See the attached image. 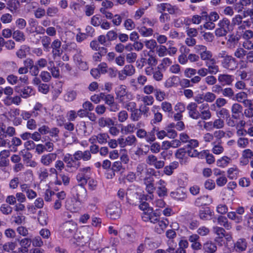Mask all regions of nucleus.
<instances>
[{"mask_svg": "<svg viewBox=\"0 0 253 253\" xmlns=\"http://www.w3.org/2000/svg\"><path fill=\"white\" fill-rule=\"evenodd\" d=\"M248 45L244 42L243 47H238L234 52V56L237 59L241 60V62L253 63V42H248Z\"/></svg>", "mask_w": 253, "mask_h": 253, "instance_id": "f257e3e1", "label": "nucleus"}, {"mask_svg": "<svg viewBox=\"0 0 253 253\" xmlns=\"http://www.w3.org/2000/svg\"><path fill=\"white\" fill-rule=\"evenodd\" d=\"M218 59H220L221 67L227 70L234 71L238 67V62L235 57H233L225 50H221L217 55Z\"/></svg>", "mask_w": 253, "mask_h": 253, "instance_id": "f03ea898", "label": "nucleus"}, {"mask_svg": "<svg viewBox=\"0 0 253 253\" xmlns=\"http://www.w3.org/2000/svg\"><path fill=\"white\" fill-rule=\"evenodd\" d=\"M91 174L89 167L80 168L76 176L79 185L83 187L86 184Z\"/></svg>", "mask_w": 253, "mask_h": 253, "instance_id": "7ed1b4c3", "label": "nucleus"}, {"mask_svg": "<svg viewBox=\"0 0 253 253\" xmlns=\"http://www.w3.org/2000/svg\"><path fill=\"white\" fill-rule=\"evenodd\" d=\"M218 26L215 31V34L217 37L226 36L231 29L230 21L225 17L219 21Z\"/></svg>", "mask_w": 253, "mask_h": 253, "instance_id": "20e7f679", "label": "nucleus"}, {"mask_svg": "<svg viewBox=\"0 0 253 253\" xmlns=\"http://www.w3.org/2000/svg\"><path fill=\"white\" fill-rule=\"evenodd\" d=\"M77 228V224L75 222L68 221L62 224L60 230L63 236L69 238L73 236Z\"/></svg>", "mask_w": 253, "mask_h": 253, "instance_id": "39448f33", "label": "nucleus"}, {"mask_svg": "<svg viewBox=\"0 0 253 253\" xmlns=\"http://www.w3.org/2000/svg\"><path fill=\"white\" fill-rule=\"evenodd\" d=\"M145 172H146L148 175L156 176V171L154 169L152 168L147 169L146 165L144 163L138 164L136 167L135 173L139 180H142Z\"/></svg>", "mask_w": 253, "mask_h": 253, "instance_id": "423d86ee", "label": "nucleus"}, {"mask_svg": "<svg viewBox=\"0 0 253 253\" xmlns=\"http://www.w3.org/2000/svg\"><path fill=\"white\" fill-rule=\"evenodd\" d=\"M106 212L110 218L115 219L119 217L121 213L120 204L117 203L110 204L106 210Z\"/></svg>", "mask_w": 253, "mask_h": 253, "instance_id": "0eeeda50", "label": "nucleus"}, {"mask_svg": "<svg viewBox=\"0 0 253 253\" xmlns=\"http://www.w3.org/2000/svg\"><path fill=\"white\" fill-rule=\"evenodd\" d=\"M146 163L149 166H153L156 169H162L165 164L164 161L158 160L157 157L153 154L147 156Z\"/></svg>", "mask_w": 253, "mask_h": 253, "instance_id": "6e6552de", "label": "nucleus"}, {"mask_svg": "<svg viewBox=\"0 0 253 253\" xmlns=\"http://www.w3.org/2000/svg\"><path fill=\"white\" fill-rule=\"evenodd\" d=\"M62 161L66 164V167L69 169L75 168L77 169L81 165L80 162H77V160H75V156L69 153L64 156Z\"/></svg>", "mask_w": 253, "mask_h": 253, "instance_id": "1a4fd4ad", "label": "nucleus"}, {"mask_svg": "<svg viewBox=\"0 0 253 253\" xmlns=\"http://www.w3.org/2000/svg\"><path fill=\"white\" fill-rule=\"evenodd\" d=\"M62 161L66 164V167L69 169L75 168L77 169L81 165L80 162H77V160H75V156L69 153L64 156Z\"/></svg>", "mask_w": 253, "mask_h": 253, "instance_id": "9d476101", "label": "nucleus"}, {"mask_svg": "<svg viewBox=\"0 0 253 253\" xmlns=\"http://www.w3.org/2000/svg\"><path fill=\"white\" fill-rule=\"evenodd\" d=\"M62 161L66 164V167L69 169L75 168L77 169L81 165L80 162H77V160H75V156L69 153L64 156Z\"/></svg>", "mask_w": 253, "mask_h": 253, "instance_id": "9b49d317", "label": "nucleus"}, {"mask_svg": "<svg viewBox=\"0 0 253 253\" xmlns=\"http://www.w3.org/2000/svg\"><path fill=\"white\" fill-rule=\"evenodd\" d=\"M116 98L119 101L122 103L125 104L126 102V99L128 98V93L126 91V87L124 85H121L116 89Z\"/></svg>", "mask_w": 253, "mask_h": 253, "instance_id": "f8f14e48", "label": "nucleus"}, {"mask_svg": "<svg viewBox=\"0 0 253 253\" xmlns=\"http://www.w3.org/2000/svg\"><path fill=\"white\" fill-rule=\"evenodd\" d=\"M61 41L58 39H55L51 42V52L54 59L56 57H60L62 54L63 51L61 47Z\"/></svg>", "mask_w": 253, "mask_h": 253, "instance_id": "ddd939ff", "label": "nucleus"}, {"mask_svg": "<svg viewBox=\"0 0 253 253\" xmlns=\"http://www.w3.org/2000/svg\"><path fill=\"white\" fill-rule=\"evenodd\" d=\"M57 157V155L55 153H49L43 154L41 157L40 162L42 165L48 167L56 160Z\"/></svg>", "mask_w": 253, "mask_h": 253, "instance_id": "4468645a", "label": "nucleus"}, {"mask_svg": "<svg viewBox=\"0 0 253 253\" xmlns=\"http://www.w3.org/2000/svg\"><path fill=\"white\" fill-rule=\"evenodd\" d=\"M156 193L159 197H164L167 196L168 190L166 187V182L161 179L157 182Z\"/></svg>", "mask_w": 253, "mask_h": 253, "instance_id": "2eb2a0df", "label": "nucleus"}, {"mask_svg": "<svg viewBox=\"0 0 253 253\" xmlns=\"http://www.w3.org/2000/svg\"><path fill=\"white\" fill-rule=\"evenodd\" d=\"M73 156H75V160H77V162L81 160L83 161H88L91 158V154L88 150H78L73 154Z\"/></svg>", "mask_w": 253, "mask_h": 253, "instance_id": "dca6fc26", "label": "nucleus"}, {"mask_svg": "<svg viewBox=\"0 0 253 253\" xmlns=\"http://www.w3.org/2000/svg\"><path fill=\"white\" fill-rule=\"evenodd\" d=\"M126 196L128 203L131 205H135L139 200V195L135 190L128 189L126 192Z\"/></svg>", "mask_w": 253, "mask_h": 253, "instance_id": "f3484780", "label": "nucleus"}, {"mask_svg": "<svg viewBox=\"0 0 253 253\" xmlns=\"http://www.w3.org/2000/svg\"><path fill=\"white\" fill-rule=\"evenodd\" d=\"M197 104L194 102H191L187 106V109L188 111L189 116L195 120H197L200 117V114L197 110Z\"/></svg>", "mask_w": 253, "mask_h": 253, "instance_id": "a211bd4d", "label": "nucleus"}, {"mask_svg": "<svg viewBox=\"0 0 253 253\" xmlns=\"http://www.w3.org/2000/svg\"><path fill=\"white\" fill-rule=\"evenodd\" d=\"M206 66L210 75H215L219 72V67L216 65L214 58L206 62Z\"/></svg>", "mask_w": 253, "mask_h": 253, "instance_id": "6ab92c4d", "label": "nucleus"}, {"mask_svg": "<svg viewBox=\"0 0 253 253\" xmlns=\"http://www.w3.org/2000/svg\"><path fill=\"white\" fill-rule=\"evenodd\" d=\"M217 80L219 83L222 85H230L232 84L234 81V77L231 75L222 74L218 76Z\"/></svg>", "mask_w": 253, "mask_h": 253, "instance_id": "aec40b11", "label": "nucleus"}, {"mask_svg": "<svg viewBox=\"0 0 253 253\" xmlns=\"http://www.w3.org/2000/svg\"><path fill=\"white\" fill-rule=\"evenodd\" d=\"M200 237L197 234H193L189 237L188 240L191 243V247L194 250H199L202 245L199 242Z\"/></svg>", "mask_w": 253, "mask_h": 253, "instance_id": "412c9836", "label": "nucleus"}, {"mask_svg": "<svg viewBox=\"0 0 253 253\" xmlns=\"http://www.w3.org/2000/svg\"><path fill=\"white\" fill-rule=\"evenodd\" d=\"M240 38L233 34L229 35L227 38L226 46L229 49L234 48L238 44Z\"/></svg>", "mask_w": 253, "mask_h": 253, "instance_id": "4be33fe9", "label": "nucleus"}, {"mask_svg": "<svg viewBox=\"0 0 253 253\" xmlns=\"http://www.w3.org/2000/svg\"><path fill=\"white\" fill-rule=\"evenodd\" d=\"M142 218L145 221H150L153 223H157L159 220L157 214L152 211L150 212H144Z\"/></svg>", "mask_w": 253, "mask_h": 253, "instance_id": "5701e85b", "label": "nucleus"}, {"mask_svg": "<svg viewBox=\"0 0 253 253\" xmlns=\"http://www.w3.org/2000/svg\"><path fill=\"white\" fill-rule=\"evenodd\" d=\"M212 202V198L209 197L208 195H203L196 199L195 201V205L196 206L200 207L203 205H209Z\"/></svg>", "mask_w": 253, "mask_h": 253, "instance_id": "b1692460", "label": "nucleus"}, {"mask_svg": "<svg viewBox=\"0 0 253 253\" xmlns=\"http://www.w3.org/2000/svg\"><path fill=\"white\" fill-rule=\"evenodd\" d=\"M159 106L156 105H154L152 108L151 111L154 115L153 119L152 120L153 124L160 123L162 120L163 115L161 113L159 112Z\"/></svg>", "mask_w": 253, "mask_h": 253, "instance_id": "393cba45", "label": "nucleus"}, {"mask_svg": "<svg viewBox=\"0 0 253 253\" xmlns=\"http://www.w3.org/2000/svg\"><path fill=\"white\" fill-rule=\"evenodd\" d=\"M202 247L205 253H214L217 250L216 245L211 241H208L204 243Z\"/></svg>", "mask_w": 253, "mask_h": 253, "instance_id": "a878e982", "label": "nucleus"}, {"mask_svg": "<svg viewBox=\"0 0 253 253\" xmlns=\"http://www.w3.org/2000/svg\"><path fill=\"white\" fill-rule=\"evenodd\" d=\"M169 222L167 219L159 220L155 226V231L158 234H162L169 225Z\"/></svg>", "mask_w": 253, "mask_h": 253, "instance_id": "bb28decb", "label": "nucleus"}, {"mask_svg": "<svg viewBox=\"0 0 253 253\" xmlns=\"http://www.w3.org/2000/svg\"><path fill=\"white\" fill-rule=\"evenodd\" d=\"M98 124L101 127H109L114 125V122L110 118L102 117L98 119Z\"/></svg>", "mask_w": 253, "mask_h": 253, "instance_id": "cd10ccee", "label": "nucleus"}, {"mask_svg": "<svg viewBox=\"0 0 253 253\" xmlns=\"http://www.w3.org/2000/svg\"><path fill=\"white\" fill-rule=\"evenodd\" d=\"M170 196L173 199L177 200H184L186 198V194L182 189L179 188L175 191L171 192Z\"/></svg>", "mask_w": 253, "mask_h": 253, "instance_id": "c85d7f7f", "label": "nucleus"}, {"mask_svg": "<svg viewBox=\"0 0 253 253\" xmlns=\"http://www.w3.org/2000/svg\"><path fill=\"white\" fill-rule=\"evenodd\" d=\"M234 249L237 252H243L246 250L247 243L244 239H239L234 244Z\"/></svg>", "mask_w": 253, "mask_h": 253, "instance_id": "c756f323", "label": "nucleus"}, {"mask_svg": "<svg viewBox=\"0 0 253 253\" xmlns=\"http://www.w3.org/2000/svg\"><path fill=\"white\" fill-rule=\"evenodd\" d=\"M178 166V163L177 162H173L169 166L164 167V172L167 175H170L172 174L173 170L176 169Z\"/></svg>", "mask_w": 253, "mask_h": 253, "instance_id": "7c9ffc66", "label": "nucleus"}, {"mask_svg": "<svg viewBox=\"0 0 253 253\" xmlns=\"http://www.w3.org/2000/svg\"><path fill=\"white\" fill-rule=\"evenodd\" d=\"M35 91L29 86L24 87L21 90V96L24 98H27L35 94Z\"/></svg>", "mask_w": 253, "mask_h": 253, "instance_id": "2f4dec72", "label": "nucleus"}, {"mask_svg": "<svg viewBox=\"0 0 253 253\" xmlns=\"http://www.w3.org/2000/svg\"><path fill=\"white\" fill-rule=\"evenodd\" d=\"M217 221L218 224L223 226L227 230L231 228V225L228 222V219L225 216L219 215L217 218Z\"/></svg>", "mask_w": 253, "mask_h": 253, "instance_id": "473e14b6", "label": "nucleus"}, {"mask_svg": "<svg viewBox=\"0 0 253 253\" xmlns=\"http://www.w3.org/2000/svg\"><path fill=\"white\" fill-rule=\"evenodd\" d=\"M212 215V212L209 208H206L201 209L199 211V216L201 219L208 220V216H211Z\"/></svg>", "mask_w": 253, "mask_h": 253, "instance_id": "72a5a7b5", "label": "nucleus"}, {"mask_svg": "<svg viewBox=\"0 0 253 253\" xmlns=\"http://www.w3.org/2000/svg\"><path fill=\"white\" fill-rule=\"evenodd\" d=\"M80 233L82 234V238L83 239H85V240H87L92 235V230L90 227H85L82 229L80 231Z\"/></svg>", "mask_w": 253, "mask_h": 253, "instance_id": "f704fd0d", "label": "nucleus"}, {"mask_svg": "<svg viewBox=\"0 0 253 253\" xmlns=\"http://www.w3.org/2000/svg\"><path fill=\"white\" fill-rule=\"evenodd\" d=\"M244 18V14L241 15L240 14H236L232 19L231 26H238L239 27L243 23V19Z\"/></svg>", "mask_w": 253, "mask_h": 253, "instance_id": "c9c22d12", "label": "nucleus"}, {"mask_svg": "<svg viewBox=\"0 0 253 253\" xmlns=\"http://www.w3.org/2000/svg\"><path fill=\"white\" fill-rule=\"evenodd\" d=\"M12 37L17 42H22L25 40V36L24 33L18 30L13 32Z\"/></svg>", "mask_w": 253, "mask_h": 253, "instance_id": "e433bc0d", "label": "nucleus"}, {"mask_svg": "<svg viewBox=\"0 0 253 253\" xmlns=\"http://www.w3.org/2000/svg\"><path fill=\"white\" fill-rule=\"evenodd\" d=\"M199 55L201 60L206 61V62L213 59L212 52L210 50H208L207 49L200 53Z\"/></svg>", "mask_w": 253, "mask_h": 253, "instance_id": "4c0bfd02", "label": "nucleus"}, {"mask_svg": "<svg viewBox=\"0 0 253 253\" xmlns=\"http://www.w3.org/2000/svg\"><path fill=\"white\" fill-rule=\"evenodd\" d=\"M48 217L44 212L39 211L38 213V221L41 225L45 226L47 224Z\"/></svg>", "mask_w": 253, "mask_h": 253, "instance_id": "58836bf2", "label": "nucleus"}, {"mask_svg": "<svg viewBox=\"0 0 253 253\" xmlns=\"http://www.w3.org/2000/svg\"><path fill=\"white\" fill-rule=\"evenodd\" d=\"M19 4V3L17 0H9L6 3L7 8L11 12L15 11Z\"/></svg>", "mask_w": 253, "mask_h": 253, "instance_id": "ea45409f", "label": "nucleus"}, {"mask_svg": "<svg viewBox=\"0 0 253 253\" xmlns=\"http://www.w3.org/2000/svg\"><path fill=\"white\" fill-rule=\"evenodd\" d=\"M45 31L46 34L50 37H54L56 35V30L53 27H48L46 30L42 27V31H36L38 34H43Z\"/></svg>", "mask_w": 253, "mask_h": 253, "instance_id": "a19ab883", "label": "nucleus"}, {"mask_svg": "<svg viewBox=\"0 0 253 253\" xmlns=\"http://www.w3.org/2000/svg\"><path fill=\"white\" fill-rule=\"evenodd\" d=\"M39 178L41 181H45L49 176L47 169L45 168H41L38 171Z\"/></svg>", "mask_w": 253, "mask_h": 253, "instance_id": "79ce46f5", "label": "nucleus"}, {"mask_svg": "<svg viewBox=\"0 0 253 253\" xmlns=\"http://www.w3.org/2000/svg\"><path fill=\"white\" fill-rule=\"evenodd\" d=\"M77 96V92L74 90L68 91L64 96V100L67 102H71L74 100Z\"/></svg>", "mask_w": 253, "mask_h": 253, "instance_id": "37998d69", "label": "nucleus"}, {"mask_svg": "<svg viewBox=\"0 0 253 253\" xmlns=\"http://www.w3.org/2000/svg\"><path fill=\"white\" fill-rule=\"evenodd\" d=\"M130 118L134 122L138 121L141 117V109H136L134 110L131 112Z\"/></svg>", "mask_w": 253, "mask_h": 253, "instance_id": "c03bdc74", "label": "nucleus"}, {"mask_svg": "<svg viewBox=\"0 0 253 253\" xmlns=\"http://www.w3.org/2000/svg\"><path fill=\"white\" fill-rule=\"evenodd\" d=\"M0 211L5 215H9L12 212L13 208L7 204H3L0 207Z\"/></svg>", "mask_w": 253, "mask_h": 253, "instance_id": "a18cd8bd", "label": "nucleus"}, {"mask_svg": "<svg viewBox=\"0 0 253 253\" xmlns=\"http://www.w3.org/2000/svg\"><path fill=\"white\" fill-rule=\"evenodd\" d=\"M122 72L126 76H130L134 74L135 68L132 65H126L125 66Z\"/></svg>", "mask_w": 253, "mask_h": 253, "instance_id": "49530a36", "label": "nucleus"}, {"mask_svg": "<svg viewBox=\"0 0 253 253\" xmlns=\"http://www.w3.org/2000/svg\"><path fill=\"white\" fill-rule=\"evenodd\" d=\"M221 93L223 96L230 99L233 98L235 95L234 91L231 87L223 88Z\"/></svg>", "mask_w": 253, "mask_h": 253, "instance_id": "de8ad7c7", "label": "nucleus"}, {"mask_svg": "<svg viewBox=\"0 0 253 253\" xmlns=\"http://www.w3.org/2000/svg\"><path fill=\"white\" fill-rule=\"evenodd\" d=\"M139 32L143 37H149L152 35L153 30L151 28H147L146 26H143L139 29Z\"/></svg>", "mask_w": 253, "mask_h": 253, "instance_id": "09e8293b", "label": "nucleus"}, {"mask_svg": "<svg viewBox=\"0 0 253 253\" xmlns=\"http://www.w3.org/2000/svg\"><path fill=\"white\" fill-rule=\"evenodd\" d=\"M238 147L240 148H245L249 144L248 138L245 137H239L237 141Z\"/></svg>", "mask_w": 253, "mask_h": 253, "instance_id": "8fccbe9b", "label": "nucleus"}, {"mask_svg": "<svg viewBox=\"0 0 253 253\" xmlns=\"http://www.w3.org/2000/svg\"><path fill=\"white\" fill-rule=\"evenodd\" d=\"M243 110L242 106L237 103L233 104L231 107V114H242Z\"/></svg>", "mask_w": 253, "mask_h": 253, "instance_id": "3c124183", "label": "nucleus"}, {"mask_svg": "<svg viewBox=\"0 0 253 253\" xmlns=\"http://www.w3.org/2000/svg\"><path fill=\"white\" fill-rule=\"evenodd\" d=\"M154 93L156 99L158 101H162L165 99L166 96L165 92L160 89H155Z\"/></svg>", "mask_w": 253, "mask_h": 253, "instance_id": "603ef678", "label": "nucleus"}, {"mask_svg": "<svg viewBox=\"0 0 253 253\" xmlns=\"http://www.w3.org/2000/svg\"><path fill=\"white\" fill-rule=\"evenodd\" d=\"M109 136L107 133H100L97 135V142L100 144L106 143L107 142V139Z\"/></svg>", "mask_w": 253, "mask_h": 253, "instance_id": "864d4df0", "label": "nucleus"}, {"mask_svg": "<svg viewBox=\"0 0 253 253\" xmlns=\"http://www.w3.org/2000/svg\"><path fill=\"white\" fill-rule=\"evenodd\" d=\"M242 38L247 41L246 45H248V42H250V40L253 38V31L251 30H246L242 35Z\"/></svg>", "mask_w": 253, "mask_h": 253, "instance_id": "5fc2aeb1", "label": "nucleus"}, {"mask_svg": "<svg viewBox=\"0 0 253 253\" xmlns=\"http://www.w3.org/2000/svg\"><path fill=\"white\" fill-rule=\"evenodd\" d=\"M65 207L68 210L72 212H75L77 210V207L75 205V201L72 199H69L66 201Z\"/></svg>", "mask_w": 253, "mask_h": 253, "instance_id": "6e6d98bb", "label": "nucleus"}, {"mask_svg": "<svg viewBox=\"0 0 253 253\" xmlns=\"http://www.w3.org/2000/svg\"><path fill=\"white\" fill-rule=\"evenodd\" d=\"M51 39L47 36H43L41 40V42L43 48L48 50L50 48V44L51 43Z\"/></svg>", "mask_w": 253, "mask_h": 253, "instance_id": "4d7b16f0", "label": "nucleus"}, {"mask_svg": "<svg viewBox=\"0 0 253 253\" xmlns=\"http://www.w3.org/2000/svg\"><path fill=\"white\" fill-rule=\"evenodd\" d=\"M153 78L156 81H161L163 79V74L161 72L159 67L155 69L154 72L153 74Z\"/></svg>", "mask_w": 253, "mask_h": 253, "instance_id": "13d9d810", "label": "nucleus"}, {"mask_svg": "<svg viewBox=\"0 0 253 253\" xmlns=\"http://www.w3.org/2000/svg\"><path fill=\"white\" fill-rule=\"evenodd\" d=\"M213 231L218 236V238L219 239L223 238L225 236V231L224 228L222 227L214 226L213 227Z\"/></svg>", "mask_w": 253, "mask_h": 253, "instance_id": "bf43d9fd", "label": "nucleus"}, {"mask_svg": "<svg viewBox=\"0 0 253 253\" xmlns=\"http://www.w3.org/2000/svg\"><path fill=\"white\" fill-rule=\"evenodd\" d=\"M118 120L120 123H124L128 119V114L125 110H122L118 114Z\"/></svg>", "mask_w": 253, "mask_h": 253, "instance_id": "052dcab7", "label": "nucleus"}, {"mask_svg": "<svg viewBox=\"0 0 253 253\" xmlns=\"http://www.w3.org/2000/svg\"><path fill=\"white\" fill-rule=\"evenodd\" d=\"M141 101L144 103L145 106L152 105L154 101V98L151 95L143 96L141 97Z\"/></svg>", "mask_w": 253, "mask_h": 253, "instance_id": "680f3d73", "label": "nucleus"}, {"mask_svg": "<svg viewBox=\"0 0 253 253\" xmlns=\"http://www.w3.org/2000/svg\"><path fill=\"white\" fill-rule=\"evenodd\" d=\"M16 240L19 242L21 247H26V248H28L31 246V240L30 238L17 239Z\"/></svg>", "mask_w": 253, "mask_h": 253, "instance_id": "e2e57ef3", "label": "nucleus"}, {"mask_svg": "<svg viewBox=\"0 0 253 253\" xmlns=\"http://www.w3.org/2000/svg\"><path fill=\"white\" fill-rule=\"evenodd\" d=\"M59 9L57 7H48L46 11L47 15L49 17H54L58 13Z\"/></svg>", "mask_w": 253, "mask_h": 253, "instance_id": "0e129e2a", "label": "nucleus"}, {"mask_svg": "<svg viewBox=\"0 0 253 253\" xmlns=\"http://www.w3.org/2000/svg\"><path fill=\"white\" fill-rule=\"evenodd\" d=\"M145 45L148 49L151 51H153L157 46L156 41L153 39L146 41Z\"/></svg>", "mask_w": 253, "mask_h": 253, "instance_id": "69168bd1", "label": "nucleus"}, {"mask_svg": "<svg viewBox=\"0 0 253 253\" xmlns=\"http://www.w3.org/2000/svg\"><path fill=\"white\" fill-rule=\"evenodd\" d=\"M161 108L165 112L171 113L172 111V107L170 103L165 101L162 103Z\"/></svg>", "mask_w": 253, "mask_h": 253, "instance_id": "338daca9", "label": "nucleus"}, {"mask_svg": "<svg viewBox=\"0 0 253 253\" xmlns=\"http://www.w3.org/2000/svg\"><path fill=\"white\" fill-rule=\"evenodd\" d=\"M197 73V70L192 68H187L184 72V76L187 78H191Z\"/></svg>", "mask_w": 253, "mask_h": 253, "instance_id": "774afa93", "label": "nucleus"}]
</instances>
